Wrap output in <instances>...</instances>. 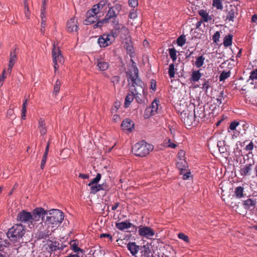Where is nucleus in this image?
I'll list each match as a JSON object with an SVG mask.
<instances>
[{"label":"nucleus","instance_id":"obj_1","mask_svg":"<svg viewBox=\"0 0 257 257\" xmlns=\"http://www.w3.org/2000/svg\"><path fill=\"white\" fill-rule=\"evenodd\" d=\"M45 213V210L41 207L35 208L32 213L23 210L18 213L17 220L27 224L30 228H32L41 217L43 218V214Z\"/></svg>","mask_w":257,"mask_h":257},{"label":"nucleus","instance_id":"obj_2","mask_svg":"<svg viewBox=\"0 0 257 257\" xmlns=\"http://www.w3.org/2000/svg\"><path fill=\"white\" fill-rule=\"evenodd\" d=\"M25 233V227L21 224H16L9 229L7 236L15 246H18L23 242L22 237Z\"/></svg>","mask_w":257,"mask_h":257},{"label":"nucleus","instance_id":"obj_3","mask_svg":"<svg viewBox=\"0 0 257 257\" xmlns=\"http://www.w3.org/2000/svg\"><path fill=\"white\" fill-rule=\"evenodd\" d=\"M128 75L127 80L130 84H131V87L134 88V90L138 89L139 91H144L145 84L139 77V70L136 66L133 67V70L130 71L127 73Z\"/></svg>","mask_w":257,"mask_h":257},{"label":"nucleus","instance_id":"obj_4","mask_svg":"<svg viewBox=\"0 0 257 257\" xmlns=\"http://www.w3.org/2000/svg\"><path fill=\"white\" fill-rule=\"evenodd\" d=\"M46 215V223L48 224L57 225L61 223L64 219V214L60 210L52 209L48 211L45 210L44 215Z\"/></svg>","mask_w":257,"mask_h":257},{"label":"nucleus","instance_id":"obj_5","mask_svg":"<svg viewBox=\"0 0 257 257\" xmlns=\"http://www.w3.org/2000/svg\"><path fill=\"white\" fill-rule=\"evenodd\" d=\"M154 149V146L145 141L136 143L132 148L133 154L138 157H144L147 156Z\"/></svg>","mask_w":257,"mask_h":257},{"label":"nucleus","instance_id":"obj_6","mask_svg":"<svg viewBox=\"0 0 257 257\" xmlns=\"http://www.w3.org/2000/svg\"><path fill=\"white\" fill-rule=\"evenodd\" d=\"M121 9V6L119 4L109 8L107 14L104 17V21H108V22L111 21L115 29H119L118 21L116 20V18Z\"/></svg>","mask_w":257,"mask_h":257},{"label":"nucleus","instance_id":"obj_7","mask_svg":"<svg viewBox=\"0 0 257 257\" xmlns=\"http://www.w3.org/2000/svg\"><path fill=\"white\" fill-rule=\"evenodd\" d=\"M52 56L54 63V71L56 73L59 66L62 65L64 62V58L58 47H56L55 43L53 44V48L52 50Z\"/></svg>","mask_w":257,"mask_h":257},{"label":"nucleus","instance_id":"obj_8","mask_svg":"<svg viewBox=\"0 0 257 257\" xmlns=\"http://www.w3.org/2000/svg\"><path fill=\"white\" fill-rule=\"evenodd\" d=\"M198 115H197L196 111L193 109V111L187 112L184 111L183 114H182V118L184 123L188 126L192 124L193 122L195 119H197Z\"/></svg>","mask_w":257,"mask_h":257},{"label":"nucleus","instance_id":"obj_9","mask_svg":"<svg viewBox=\"0 0 257 257\" xmlns=\"http://www.w3.org/2000/svg\"><path fill=\"white\" fill-rule=\"evenodd\" d=\"M113 41H114V36L113 35H107V34L102 35L98 39V43L101 47L108 46Z\"/></svg>","mask_w":257,"mask_h":257},{"label":"nucleus","instance_id":"obj_10","mask_svg":"<svg viewBox=\"0 0 257 257\" xmlns=\"http://www.w3.org/2000/svg\"><path fill=\"white\" fill-rule=\"evenodd\" d=\"M18 53V48L16 46L10 52L9 63L8 66V71L11 72L12 69L14 66L17 60V54Z\"/></svg>","mask_w":257,"mask_h":257},{"label":"nucleus","instance_id":"obj_11","mask_svg":"<svg viewBox=\"0 0 257 257\" xmlns=\"http://www.w3.org/2000/svg\"><path fill=\"white\" fill-rule=\"evenodd\" d=\"M139 234L141 236L149 238L154 235L155 232L153 229L148 226H143L139 229Z\"/></svg>","mask_w":257,"mask_h":257},{"label":"nucleus","instance_id":"obj_12","mask_svg":"<svg viewBox=\"0 0 257 257\" xmlns=\"http://www.w3.org/2000/svg\"><path fill=\"white\" fill-rule=\"evenodd\" d=\"M66 28L67 32L69 33L77 31L78 27L77 26V20L75 18H73L67 22Z\"/></svg>","mask_w":257,"mask_h":257},{"label":"nucleus","instance_id":"obj_13","mask_svg":"<svg viewBox=\"0 0 257 257\" xmlns=\"http://www.w3.org/2000/svg\"><path fill=\"white\" fill-rule=\"evenodd\" d=\"M108 186L105 182L101 184H95L94 186H92L90 188V193L95 194L100 190L108 191Z\"/></svg>","mask_w":257,"mask_h":257},{"label":"nucleus","instance_id":"obj_14","mask_svg":"<svg viewBox=\"0 0 257 257\" xmlns=\"http://www.w3.org/2000/svg\"><path fill=\"white\" fill-rule=\"evenodd\" d=\"M158 109V103L157 101L155 100L152 102L151 105L146 109V115H147L148 117H149L150 115H155V113H157Z\"/></svg>","mask_w":257,"mask_h":257},{"label":"nucleus","instance_id":"obj_15","mask_svg":"<svg viewBox=\"0 0 257 257\" xmlns=\"http://www.w3.org/2000/svg\"><path fill=\"white\" fill-rule=\"evenodd\" d=\"M51 243L49 244L50 251H55L57 250H62L66 246V245L63 244L62 243H60L58 241H51Z\"/></svg>","mask_w":257,"mask_h":257},{"label":"nucleus","instance_id":"obj_16","mask_svg":"<svg viewBox=\"0 0 257 257\" xmlns=\"http://www.w3.org/2000/svg\"><path fill=\"white\" fill-rule=\"evenodd\" d=\"M97 14L91 13V10L88 11L86 14L87 18L84 20V24L90 25L95 23L97 20Z\"/></svg>","mask_w":257,"mask_h":257},{"label":"nucleus","instance_id":"obj_17","mask_svg":"<svg viewBox=\"0 0 257 257\" xmlns=\"http://www.w3.org/2000/svg\"><path fill=\"white\" fill-rule=\"evenodd\" d=\"M121 127L123 130L132 132L134 128V123L130 118H126L122 122Z\"/></svg>","mask_w":257,"mask_h":257},{"label":"nucleus","instance_id":"obj_18","mask_svg":"<svg viewBox=\"0 0 257 257\" xmlns=\"http://www.w3.org/2000/svg\"><path fill=\"white\" fill-rule=\"evenodd\" d=\"M252 166L251 164H247L243 166L240 170V174L242 177L249 176L251 174L252 170Z\"/></svg>","mask_w":257,"mask_h":257},{"label":"nucleus","instance_id":"obj_19","mask_svg":"<svg viewBox=\"0 0 257 257\" xmlns=\"http://www.w3.org/2000/svg\"><path fill=\"white\" fill-rule=\"evenodd\" d=\"M106 3L107 2L105 0L100 1L97 4L93 6L92 8L91 9V13H93V14H98L106 5Z\"/></svg>","mask_w":257,"mask_h":257},{"label":"nucleus","instance_id":"obj_20","mask_svg":"<svg viewBox=\"0 0 257 257\" xmlns=\"http://www.w3.org/2000/svg\"><path fill=\"white\" fill-rule=\"evenodd\" d=\"M177 168L180 171V174H183V172L186 171L187 163L184 159H180L176 164Z\"/></svg>","mask_w":257,"mask_h":257},{"label":"nucleus","instance_id":"obj_21","mask_svg":"<svg viewBox=\"0 0 257 257\" xmlns=\"http://www.w3.org/2000/svg\"><path fill=\"white\" fill-rule=\"evenodd\" d=\"M97 66L99 70L105 71L109 68V64L108 62L102 59H100L97 61Z\"/></svg>","mask_w":257,"mask_h":257},{"label":"nucleus","instance_id":"obj_22","mask_svg":"<svg viewBox=\"0 0 257 257\" xmlns=\"http://www.w3.org/2000/svg\"><path fill=\"white\" fill-rule=\"evenodd\" d=\"M128 249L133 255H136L140 250V246L137 245L135 242H129L127 245Z\"/></svg>","mask_w":257,"mask_h":257},{"label":"nucleus","instance_id":"obj_23","mask_svg":"<svg viewBox=\"0 0 257 257\" xmlns=\"http://www.w3.org/2000/svg\"><path fill=\"white\" fill-rule=\"evenodd\" d=\"M132 226V223L127 221L117 222L115 224L116 228L120 230H124V229L130 228Z\"/></svg>","mask_w":257,"mask_h":257},{"label":"nucleus","instance_id":"obj_24","mask_svg":"<svg viewBox=\"0 0 257 257\" xmlns=\"http://www.w3.org/2000/svg\"><path fill=\"white\" fill-rule=\"evenodd\" d=\"M202 76L200 70H194L192 72L190 80L191 81L195 82L199 80Z\"/></svg>","mask_w":257,"mask_h":257},{"label":"nucleus","instance_id":"obj_25","mask_svg":"<svg viewBox=\"0 0 257 257\" xmlns=\"http://www.w3.org/2000/svg\"><path fill=\"white\" fill-rule=\"evenodd\" d=\"M78 241L77 240H72L70 242L71 248L74 252H81L82 253L83 250L78 247Z\"/></svg>","mask_w":257,"mask_h":257},{"label":"nucleus","instance_id":"obj_26","mask_svg":"<svg viewBox=\"0 0 257 257\" xmlns=\"http://www.w3.org/2000/svg\"><path fill=\"white\" fill-rule=\"evenodd\" d=\"M234 195L236 198L238 199L241 198L245 196L244 194V188L241 186H238L234 189Z\"/></svg>","mask_w":257,"mask_h":257},{"label":"nucleus","instance_id":"obj_27","mask_svg":"<svg viewBox=\"0 0 257 257\" xmlns=\"http://www.w3.org/2000/svg\"><path fill=\"white\" fill-rule=\"evenodd\" d=\"M256 204L255 200L252 199H247L243 201L244 208L246 209H249L251 207H253Z\"/></svg>","mask_w":257,"mask_h":257},{"label":"nucleus","instance_id":"obj_28","mask_svg":"<svg viewBox=\"0 0 257 257\" xmlns=\"http://www.w3.org/2000/svg\"><path fill=\"white\" fill-rule=\"evenodd\" d=\"M38 128L42 135H45L47 133L45 122L42 118H40L39 120Z\"/></svg>","mask_w":257,"mask_h":257},{"label":"nucleus","instance_id":"obj_29","mask_svg":"<svg viewBox=\"0 0 257 257\" xmlns=\"http://www.w3.org/2000/svg\"><path fill=\"white\" fill-rule=\"evenodd\" d=\"M233 35L232 34H228L223 38V44L225 47L230 46L232 43Z\"/></svg>","mask_w":257,"mask_h":257},{"label":"nucleus","instance_id":"obj_30","mask_svg":"<svg viewBox=\"0 0 257 257\" xmlns=\"http://www.w3.org/2000/svg\"><path fill=\"white\" fill-rule=\"evenodd\" d=\"M198 13L202 18V20L205 22H208L212 19L211 16H210L206 11L204 10H200Z\"/></svg>","mask_w":257,"mask_h":257},{"label":"nucleus","instance_id":"obj_31","mask_svg":"<svg viewBox=\"0 0 257 257\" xmlns=\"http://www.w3.org/2000/svg\"><path fill=\"white\" fill-rule=\"evenodd\" d=\"M226 96L224 94L223 91H221L218 95L217 96V98L216 99L217 101V104L219 105L222 103H224L226 102L225 100Z\"/></svg>","mask_w":257,"mask_h":257},{"label":"nucleus","instance_id":"obj_32","mask_svg":"<svg viewBox=\"0 0 257 257\" xmlns=\"http://www.w3.org/2000/svg\"><path fill=\"white\" fill-rule=\"evenodd\" d=\"M212 6L213 8L219 11H222L223 8V4L221 0H212Z\"/></svg>","mask_w":257,"mask_h":257},{"label":"nucleus","instance_id":"obj_33","mask_svg":"<svg viewBox=\"0 0 257 257\" xmlns=\"http://www.w3.org/2000/svg\"><path fill=\"white\" fill-rule=\"evenodd\" d=\"M133 92H134L135 98L136 99V101L139 103H142L143 101L142 94L144 93V91H139L138 90V89H137L136 90H134Z\"/></svg>","mask_w":257,"mask_h":257},{"label":"nucleus","instance_id":"obj_34","mask_svg":"<svg viewBox=\"0 0 257 257\" xmlns=\"http://www.w3.org/2000/svg\"><path fill=\"white\" fill-rule=\"evenodd\" d=\"M205 59V57L203 55H201L197 57L195 62V66L197 68H200L202 67L204 64Z\"/></svg>","mask_w":257,"mask_h":257},{"label":"nucleus","instance_id":"obj_35","mask_svg":"<svg viewBox=\"0 0 257 257\" xmlns=\"http://www.w3.org/2000/svg\"><path fill=\"white\" fill-rule=\"evenodd\" d=\"M135 98L134 92H132V94H128L125 97L124 102L125 107H127L133 101Z\"/></svg>","mask_w":257,"mask_h":257},{"label":"nucleus","instance_id":"obj_36","mask_svg":"<svg viewBox=\"0 0 257 257\" xmlns=\"http://www.w3.org/2000/svg\"><path fill=\"white\" fill-rule=\"evenodd\" d=\"M51 234V232L48 229L40 231L38 234V238L46 239Z\"/></svg>","mask_w":257,"mask_h":257},{"label":"nucleus","instance_id":"obj_37","mask_svg":"<svg viewBox=\"0 0 257 257\" xmlns=\"http://www.w3.org/2000/svg\"><path fill=\"white\" fill-rule=\"evenodd\" d=\"M164 146L166 147L175 149L177 147V145L172 142L170 139H166L164 141Z\"/></svg>","mask_w":257,"mask_h":257},{"label":"nucleus","instance_id":"obj_38","mask_svg":"<svg viewBox=\"0 0 257 257\" xmlns=\"http://www.w3.org/2000/svg\"><path fill=\"white\" fill-rule=\"evenodd\" d=\"M177 43L179 46H183L186 43L185 36L181 35L177 39Z\"/></svg>","mask_w":257,"mask_h":257},{"label":"nucleus","instance_id":"obj_39","mask_svg":"<svg viewBox=\"0 0 257 257\" xmlns=\"http://www.w3.org/2000/svg\"><path fill=\"white\" fill-rule=\"evenodd\" d=\"M176 50L175 48L169 49V52L170 57L173 61H175L177 59Z\"/></svg>","mask_w":257,"mask_h":257},{"label":"nucleus","instance_id":"obj_40","mask_svg":"<svg viewBox=\"0 0 257 257\" xmlns=\"http://www.w3.org/2000/svg\"><path fill=\"white\" fill-rule=\"evenodd\" d=\"M124 48L126 49L128 53L131 55L132 54L134 53V49L133 47L131 44V43L126 42L124 45Z\"/></svg>","mask_w":257,"mask_h":257},{"label":"nucleus","instance_id":"obj_41","mask_svg":"<svg viewBox=\"0 0 257 257\" xmlns=\"http://www.w3.org/2000/svg\"><path fill=\"white\" fill-rule=\"evenodd\" d=\"M194 109L196 111L197 115H198L197 118L198 117V118H202L204 117V109L203 108L200 107V108H199V109L198 108H197ZM197 119H198L197 121H199V119L197 118Z\"/></svg>","mask_w":257,"mask_h":257},{"label":"nucleus","instance_id":"obj_42","mask_svg":"<svg viewBox=\"0 0 257 257\" xmlns=\"http://www.w3.org/2000/svg\"><path fill=\"white\" fill-rule=\"evenodd\" d=\"M24 8H25V17L27 19L30 18V12L29 9L28 4L26 2H24Z\"/></svg>","mask_w":257,"mask_h":257},{"label":"nucleus","instance_id":"obj_43","mask_svg":"<svg viewBox=\"0 0 257 257\" xmlns=\"http://www.w3.org/2000/svg\"><path fill=\"white\" fill-rule=\"evenodd\" d=\"M239 124V122L237 121H235V120H234L233 121H232L230 123V125L229 126V127H228V132H229V130H231V131H234L236 129V127L237 126H238V125Z\"/></svg>","mask_w":257,"mask_h":257},{"label":"nucleus","instance_id":"obj_44","mask_svg":"<svg viewBox=\"0 0 257 257\" xmlns=\"http://www.w3.org/2000/svg\"><path fill=\"white\" fill-rule=\"evenodd\" d=\"M235 17V12L233 10H230L226 16V19L229 21H233Z\"/></svg>","mask_w":257,"mask_h":257},{"label":"nucleus","instance_id":"obj_45","mask_svg":"<svg viewBox=\"0 0 257 257\" xmlns=\"http://www.w3.org/2000/svg\"><path fill=\"white\" fill-rule=\"evenodd\" d=\"M60 86L61 82L59 80L57 79L54 87V93H55L56 95L59 92Z\"/></svg>","mask_w":257,"mask_h":257},{"label":"nucleus","instance_id":"obj_46","mask_svg":"<svg viewBox=\"0 0 257 257\" xmlns=\"http://www.w3.org/2000/svg\"><path fill=\"white\" fill-rule=\"evenodd\" d=\"M143 249L142 250V256H144L145 257H148L150 255V250L148 247L144 246L142 247Z\"/></svg>","mask_w":257,"mask_h":257},{"label":"nucleus","instance_id":"obj_47","mask_svg":"<svg viewBox=\"0 0 257 257\" xmlns=\"http://www.w3.org/2000/svg\"><path fill=\"white\" fill-rule=\"evenodd\" d=\"M174 65L171 64L169 65V75L170 78H173L175 76Z\"/></svg>","mask_w":257,"mask_h":257},{"label":"nucleus","instance_id":"obj_48","mask_svg":"<svg viewBox=\"0 0 257 257\" xmlns=\"http://www.w3.org/2000/svg\"><path fill=\"white\" fill-rule=\"evenodd\" d=\"M178 238L184 240L186 242H189V237L183 233H179L178 235Z\"/></svg>","mask_w":257,"mask_h":257},{"label":"nucleus","instance_id":"obj_49","mask_svg":"<svg viewBox=\"0 0 257 257\" xmlns=\"http://www.w3.org/2000/svg\"><path fill=\"white\" fill-rule=\"evenodd\" d=\"M109 22L108 21H104V18L101 20V21H99L97 22L96 24L93 25V28L96 29L98 27H101L102 25L104 24H106L108 23Z\"/></svg>","mask_w":257,"mask_h":257},{"label":"nucleus","instance_id":"obj_50","mask_svg":"<svg viewBox=\"0 0 257 257\" xmlns=\"http://www.w3.org/2000/svg\"><path fill=\"white\" fill-rule=\"evenodd\" d=\"M229 76H230V73H229V72H227L223 71L220 74V77H219L220 80V81L224 80V79L227 78Z\"/></svg>","mask_w":257,"mask_h":257},{"label":"nucleus","instance_id":"obj_51","mask_svg":"<svg viewBox=\"0 0 257 257\" xmlns=\"http://www.w3.org/2000/svg\"><path fill=\"white\" fill-rule=\"evenodd\" d=\"M220 38V32L216 31L212 36V40L214 43H217Z\"/></svg>","mask_w":257,"mask_h":257},{"label":"nucleus","instance_id":"obj_52","mask_svg":"<svg viewBox=\"0 0 257 257\" xmlns=\"http://www.w3.org/2000/svg\"><path fill=\"white\" fill-rule=\"evenodd\" d=\"M249 79L251 80L257 79V68L250 72Z\"/></svg>","mask_w":257,"mask_h":257},{"label":"nucleus","instance_id":"obj_53","mask_svg":"<svg viewBox=\"0 0 257 257\" xmlns=\"http://www.w3.org/2000/svg\"><path fill=\"white\" fill-rule=\"evenodd\" d=\"M209 87H210V84H209V80H206L204 81V83L203 84L202 88L204 90L207 91V90L209 88Z\"/></svg>","mask_w":257,"mask_h":257},{"label":"nucleus","instance_id":"obj_54","mask_svg":"<svg viewBox=\"0 0 257 257\" xmlns=\"http://www.w3.org/2000/svg\"><path fill=\"white\" fill-rule=\"evenodd\" d=\"M128 5L130 6L135 8L138 5L137 0H128Z\"/></svg>","mask_w":257,"mask_h":257},{"label":"nucleus","instance_id":"obj_55","mask_svg":"<svg viewBox=\"0 0 257 257\" xmlns=\"http://www.w3.org/2000/svg\"><path fill=\"white\" fill-rule=\"evenodd\" d=\"M120 77L118 76H114L111 78V82L114 84L118 83Z\"/></svg>","mask_w":257,"mask_h":257},{"label":"nucleus","instance_id":"obj_56","mask_svg":"<svg viewBox=\"0 0 257 257\" xmlns=\"http://www.w3.org/2000/svg\"><path fill=\"white\" fill-rule=\"evenodd\" d=\"M253 143L252 142H250L248 145H247L245 148V150L246 151H251L253 149Z\"/></svg>","mask_w":257,"mask_h":257},{"label":"nucleus","instance_id":"obj_57","mask_svg":"<svg viewBox=\"0 0 257 257\" xmlns=\"http://www.w3.org/2000/svg\"><path fill=\"white\" fill-rule=\"evenodd\" d=\"M47 159V157H43V156L42 157V159L41 163V166H40V168L42 170L44 169V168L45 167Z\"/></svg>","mask_w":257,"mask_h":257},{"label":"nucleus","instance_id":"obj_58","mask_svg":"<svg viewBox=\"0 0 257 257\" xmlns=\"http://www.w3.org/2000/svg\"><path fill=\"white\" fill-rule=\"evenodd\" d=\"M181 174L183 175V179L184 180H186L189 178L190 175V172H187V171H186L183 172V174Z\"/></svg>","mask_w":257,"mask_h":257},{"label":"nucleus","instance_id":"obj_59","mask_svg":"<svg viewBox=\"0 0 257 257\" xmlns=\"http://www.w3.org/2000/svg\"><path fill=\"white\" fill-rule=\"evenodd\" d=\"M98 182L96 180L95 178H94L91 181L88 185L91 188L92 186H94V185L97 184Z\"/></svg>","mask_w":257,"mask_h":257},{"label":"nucleus","instance_id":"obj_60","mask_svg":"<svg viewBox=\"0 0 257 257\" xmlns=\"http://www.w3.org/2000/svg\"><path fill=\"white\" fill-rule=\"evenodd\" d=\"M100 237H108L110 240H112V237L110 234L102 233L100 235Z\"/></svg>","mask_w":257,"mask_h":257},{"label":"nucleus","instance_id":"obj_61","mask_svg":"<svg viewBox=\"0 0 257 257\" xmlns=\"http://www.w3.org/2000/svg\"><path fill=\"white\" fill-rule=\"evenodd\" d=\"M156 81L154 79H152L151 82V88H152L154 91L156 90Z\"/></svg>","mask_w":257,"mask_h":257},{"label":"nucleus","instance_id":"obj_62","mask_svg":"<svg viewBox=\"0 0 257 257\" xmlns=\"http://www.w3.org/2000/svg\"><path fill=\"white\" fill-rule=\"evenodd\" d=\"M137 17V15L136 12H132L129 14V18L131 19H136Z\"/></svg>","mask_w":257,"mask_h":257},{"label":"nucleus","instance_id":"obj_63","mask_svg":"<svg viewBox=\"0 0 257 257\" xmlns=\"http://www.w3.org/2000/svg\"><path fill=\"white\" fill-rule=\"evenodd\" d=\"M26 113H27V108H23L22 107V118L23 119H25Z\"/></svg>","mask_w":257,"mask_h":257},{"label":"nucleus","instance_id":"obj_64","mask_svg":"<svg viewBox=\"0 0 257 257\" xmlns=\"http://www.w3.org/2000/svg\"><path fill=\"white\" fill-rule=\"evenodd\" d=\"M9 245V242L6 240H0V247H2L3 246L7 247Z\"/></svg>","mask_w":257,"mask_h":257}]
</instances>
